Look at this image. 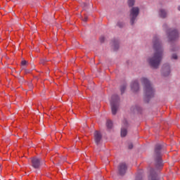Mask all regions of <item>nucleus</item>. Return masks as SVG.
<instances>
[{
	"label": "nucleus",
	"mask_w": 180,
	"mask_h": 180,
	"mask_svg": "<svg viewBox=\"0 0 180 180\" xmlns=\"http://www.w3.org/2000/svg\"><path fill=\"white\" fill-rule=\"evenodd\" d=\"M153 47L155 52L152 56L147 58V63L152 68L157 70L162 61V57L164 56V49L161 44V40L160 36L155 35L153 39Z\"/></svg>",
	"instance_id": "f257e3e1"
},
{
	"label": "nucleus",
	"mask_w": 180,
	"mask_h": 180,
	"mask_svg": "<svg viewBox=\"0 0 180 180\" xmlns=\"http://www.w3.org/2000/svg\"><path fill=\"white\" fill-rule=\"evenodd\" d=\"M140 81L143 86L144 99L146 102H148L154 96L155 90L147 77H141Z\"/></svg>",
	"instance_id": "f03ea898"
},
{
	"label": "nucleus",
	"mask_w": 180,
	"mask_h": 180,
	"mask_svg": "<svg viewBox=\"0 0 180 180\" xmlns=\"http://www.w3.org/2000/svg\"><path fill=\"white\" fill-rule=\"evenodd\" d=\"M165 33L168 41H176L179 39V31L176 28H167Z\"/></svg>",
	"instance_id": "7ed1b4c3"
},
{
	"label": "nucleus",
	"mask_w": 180,
	"mask_h": 180,
	"mask_svg": "<svg viewBox=\"0 0 180 180\" xmlns=\"http://www.w3.org/2000/svg\"><path fill=\"white\" fill-rule=\"evenodd\" d=\"M161 148H162V146L160 144L156 145L155 148V167L158 168H162L164 165L162 160H161Z\"/></svg>",
	"instance_id": "20e7f679"
},
{
	"label": "nucleus",
	"mask_w": 180,
	"mask_h": 180,
	"mask_svg": "<svg viewBox=\"0 0 180 180\" xmlns=\"http://www.w3.org/2000/svg\"><path fill=\"white\" fill-rule=\"evenodd\" d=\"M140 14V8L139 6H133L130 10L129 18L131 25H134L137 20V16Z\"/></svg>",
	"instance_id": "39448f33"
},
{
	"label": "nucleus",
	"mask_w": 180,
	"mask_h": 180,
	"mask_svg": "<svg viewBox=\"0 0 180 180\" xmlns=\"http://www.w3.org/2000/svg\"><path fill=\"white\" fill-rule=\"evenodd\" d=\"M119 96L113 95L110 100V105H111V110L112 115H116L117 112V109H119Z\"/></svg>",
	"instance_id": "423d86ee"
},
{
	"label": "nucleus",
	"mask_w": 180,
	"mask_h": 180,
	"mask_svg": "<svg viewBox=\"0 0 180 180\" xmlns=\"http://www.w3.org/2000/svg\"><path fill=\"white\" fill-rule=\"evenodd\" d=\"M162 74L164 77H168L171 74V65L169 63H165L162 65Z\"/></svg>",
	"instance_id": "0eeeda50"
},
{
	"label": "nucleus",
	"mask_w": 180,
	"mask_h": 180,
	"mask_svg": "<svg viewBox=\"0 0 180 180\" xmlns=\"http://www.w3.org/2000/svg\"><path fill=\"white\" fill-rule=\"evenodd\" d=\"M129 127V122L127 120L124 119L122 121V127L121 129V136L122 137H126L127 136V127Z\"/></svg>",
	"instance_id": "6e6552de"
},
{
	"label": "nucleus",
	"mask_w": 180,
	"mask_h": 180,
	"mask_svg": "<svg viewBox=\"0 0 180 180\" xmlns=\"http://www.w3.org/2000/svg\"><path fill=\"white\" fill-rule=\"evenodd\" d=\"M32 167L35 169L40 168L41 165V161L38 158H32L31 160Z\"/></svg>",
	"instance_id": "1a4fd4ad"
},
{
	"label": "nucleus",
	"mask_w": 180,
	"mask_h": 180,
	"mask_svg": "<svg viewBox=\"0 0 180 180\" xmlns=\"http://www.w3.org/2000/svg\"><path fill=\"white\" fill-rule=\"evenodd\" d=\"M127 171V165H126V163H120V165L118 166V172L120 175H124Z\"/></svg>",
	"instance_id": "9d476101"
},
{
	"label": "nucleus",
	"mask_w": 180,
	"mask_h": 180,
	"mask_svg": "<svg viewBox=\"0 0 180 180\" xmlns=\"http://www.w3.org/2000/svg\"><path fill=\"white\" fill-rule=\"evenodd\" d=\"M131 89L133 92H139L140 91V84L138 80H134L131 84Z\"/></svg>",
	"instance_id": "9b49d317"
},
{
	"label": "nucleus",
	"mask_w": 180,
	"mask_h": 180,
	"mask_svg": "<svg viewBox=\"0 0 180 180\" xmlns=\"http://www.w3.org/2000/svg\"><path fill=\"white\" fill-rule=\"evenodd\" d=\"M94 140L96 144L101 143V140H102V134H101V132L98 131L94 132Z\"/></svg>",
	"instance_id": "f8f14e48"
},
{
	"label": "nucleus",
	"mask_w": 180,
	"mask_h": 180,
	"mask_svg": "<svg viewBox=\"0 0 180 180\" xmlns=\"http://www.w3.org/2000/svg\"><path fill=\"white\" fill-rule=\"evenodd\" d=\"M158 15L162 19H165L168 15V13L167 12V10L160 8L158 11Z\"/></svg>",
	"instance_id": "ddd939ff"
},
{
	"label": "nucleus",
	"mask_w": 180,
	"mask_h": 180,
	"mask_svg": "<svg viewBox=\"0 0 180 180\" xmlns=\"http://www.w3.org/2000/svg\"><path fill=\"white\" fill-rule=\"evenodd\" d=\"M149 180H158L157 178V174H154V170L153 169L150 170V176H149Z\"/></svg>",
	"instance_id": "4468645a"
},
{
	"label": "nucleus",
	"mask_w": 180,
	"mask_h": 180,
	"mask_svg": "<svg viewBox=\"0 0 180 180\" xmlns=\"http://www.w3.org/2000/svg\"><path fill=\"white\" fill-rule=\"evenodd\" d=\"M127 4L129 7L133 8L136 4V0H127Z\"/></svg>",
	"instance_id": "2eb2a0df"
},
{
	"label": "nucleus",
	"mask_w": 180,
	"mask_h": 180,
	"mask_svg": "<svg viewBox=\"0 0 180 180\" xmlns=\"http://www.w3.org/2000/svg\"><path fill=\"white\" fill-rule=\"evenodd\" d=\"M106 126L108 129H112L113 127V122L110 120H107Z\"/></svg>",
	"instance_id": "dca6fc26"
},
{
	"label": "nucleus",
	"mask_w": 180,
	"mask_h": 180,
	"mask_svg": "<svg viewBox=\"0 0 180 180\" xmlns=\"http://www.w3.org/2000/svg\"><path fill=\"white\" fill-rule=\"evenodd\" d=\"M170 51L176 52L179 51V46H174L171 48Z\"/></svg>",
	"instance_id": "f3484780"
},
{
	"label": "nucleus",
	"mask_w": 180,
	"mask_h": 180,
	"mask_svg": "<svg viewBox=\"0 0 180 180\" xmlns=\"http://www.w3.org/2000/svg\"><path fill=\"white\" fill-rule=\"evenodd\" d=\"M171 60H178V54L172 53L171 56Z\"/></svg>",
	"instance_id": "a211bd4d"
},
{
	"label": "nucleus",
	"mask_w": 180,
	"mask_h": 180,
	"mask_svg": "<svg viewBox=\"0 0 180 180\" xmlns=\"http://www.w3.org/2000/svg\"><path fill=\"white\" fill-rule=\"evenodd\" d=\"M113 49H114V50H118L119 49V43L118 42H116V43L114 44Z\"/></svg>",
	"instance_id": "6ab92c4d"
},
{
	"label": "nucleus",
	"mask_w": 180,
	"mask_h": 180,
	"mask_svg": "<svg viewBox=\"0 0 180 180\" xmlns=\"http://www.w3.org/2000/svg\"><path fill=\"white\" fill-rule=\"evenodd\" d=\"M124 89H126V86H122L121 87V89H120L122 94H123L124 92Z\"/></svg>",
	"instance_id": "aec40b11"
},
{
	"label": "nucleus",
	"mask_w": 180,
	"mask_h": 180,
	"mask_svg": "<svg viewBox=\"0 0 180 180\" xmlns=\"http://www.w3.org/2000/svg\"><path fill=\"white\" fill-rule=\"evenodd\" d=\"M117 25L119 26V27H123V22H118Z\"/></svg>",
	"instance_id": "412c9836"
},
{
	"label": "nucleus",
	"mask_w": 180,
	"mask_h": 180,
	"mask_svg": "<svg viewBox=\"0 0 180 180\" xmlns=\"http://www.w3.org/2000/svg\"><path fill=\"white\" fill-rule=\"evenodd\" d=\"M46 61H47V60H46V59H41V60H40V63L44 65V64L46 63Z\"/></svg>",
	"instance_id": "4be33fe9"
},
{
	"label": "nucleus",
	"mask_w": 180,
	"mask_h": 180,
	"mask_svg": "<svg viewBox=\"0 0 180 180\" xmlns=\"http://www.w3.org/2000/svg\"><path fill=\"white\" fill-rule=\"evenodd\" d=\"M27 64V61H26V60H22L21 62V65H26Z\"/></svg>",
	"instance_id": "5701e85b"
},
{
	"label": "nucleus",
	"mask_w": 180,
	"mask_h": 180,
	"mask_svg": "<svg viewBox=\"0 0 180 180\" xmlns=\"http://www.w3.org/2000/svg\"><path fill=\"white\" fill-rule=\"evenodd\" d=\"M88 20V17L87 16H85L83 19H82V21L83 22H86Z\"/></svg>",
	"instance_id": "b1692460"
},
{
	"label": "nucleus",
	"mask_w": 180,
	"mask_h": 180,
	"mask_svg": "<svg viewBox=\"0 0 180 180\" xmlns=\"http://www.w3.org/2000/svg\"><path fill=\"white\" fill-rule=\"evenodd\" d=\"M100 41H101V43H102L103 41H105V37H101L100 38Z\"/></svg>",
	"instance_id": "393cba45"
},
{
	"label": "nucleus",
	"mask_w": 180,
	"mask_h": 180,
	"mask_svg": "<svg viewBox=\"0 0 180 180\" xmlns=\"http://www.w3.org/2000/svg\"><path fill=\"white\" fill-rule=\"evenodd\" d=\"M129 149L133 148V143H129Z\"/></svg>",
	"instance_id": "a878e982"
},
{
	"label": "nucleus",
	"mask_w": 180,
	"mask_h": 180,
	"mask_svg": "<svg viewBox=\"0 0 180 180\" xmlns=\"http://www.w3.org/2000/svg\"><path fill=\"white\" fill-rule=\"evenodd\" d=\"M135 180H141V176H136Z\"/></svg>",
	"instance_id": "bb28decb"
},
{
	"label": "nucleus",
	"mask_w": 180,
	"mask_h": 180,
	"mask_svg": "<svg viewBox=\"0 0 180 180\" xmlns=\"http://www.w3.org/2000/svg\"><path fill=\"white\" fill-rule=\"evenodd\" d=\"M83 5H84V8L88 6V4L86 3H84Z\"/></svg>",
	"instance_id": "cd10ccee"
},
{
	"label": "nucleus",
	"mask_w": 180,
	"mask_h": 180,
	"mask_svg": "<svg viewBox=\"0 0 180 180\" xmlns=\"http://www.w3.org/2000/svg\"><path fill=\"white\" fill-rule=\"evenodd\" d=\"M177 9H178V11H180V6H179L177 7Z\"/></svg>",
	"instance_id": "c85d7f7f"
},
{
	"label": "nucleus",
	"mask_w": 180,
	"mask_h": 180,
	"mask_svg": "<svg viewBox=\"0 0 180 180\" xmlns=\"http://www.w3.org/2000/svg\"><path fill=\"white\" fill-rule=\"evenodd\" d=\"M163 27H167V25L166 24H165V25H163Z\"/></svg>",
	"instance_id": "c756f323"
},
{
	"label": "nucleus",
	"mask_w": 180,
	"mask_h": 180,
	"mask_svg": "<svg viewBox=\"0 0 180 180\" xmlns=\"http://www.w3.org/2000/svg\"><path fill=\"white\" fill-rule=\"evenodd\" d=\"M136 110H139V107H136Z\"/></svg>",
	"instance_id": "7c9ffc66"
}]
</instances>
